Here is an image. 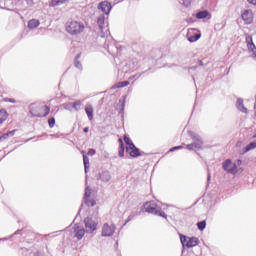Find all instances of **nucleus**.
Instances as JSON below:
<instances>
[{"instance_id": "c03bdc74", "label": "nucleus", "mask_w": 256, "mask_h": 256, "mask_svg": "<svg viewBox=\"0 0 256 256\" xmlns=\"http://www.w3.org/2000/svg\"><path fill=\"white\" fill-rule=\"evenodd\" d=\"M10 103H15V99H10Z\"/></svg>"}, {"instance_id": "f257e3e1", "label": "nucleus", "mask_w": 256, "mask_h": 256, "mask_svg": "<svg viewBox=\"0 0 256 256\" xmlns=\"http://www.w3.org/2000/svg\"><path fill=\"white\" fill-rule=\"evenodd\" d=\"M30 113L32 117H47L51 113V107L45 104L34 103L30 105Z\"/></svg>"}, {"instance_id": "20e7f679", "label": "nucleus", "mask_w": 256, "mask_h": 256, "mask_svg": "<svg viewBox=\"0 0 256 256\" xmlns=\"http://www.w3.org/2000/svg\"><path fill=\"white\" fill-rule=\"evenodd\" d=\"M223 169L224 171H227V173L235 175V173H237V164H233V162L228 159L223 163Z\"/></svg>"}, {"instance_id": "f704fd0d", "label": "nucleus", "mask_w": 256, "mask_h": 256, "mask_svg": "<svg viewBox=\"0 0 256 256\" xmlns=\"http://www.w3.org/2000/svg\"><path fill=\"white\" fill-rule=\"evenodd\" d=\"M95 153H96V151H95V149H93V148H91V149L88 150V155L93 156V155H95Z\"/></svg>"}, {"instance_id": "4c0bfd02", "label": "nucleus", "mask_w": 256, "mask_h": 256, "mask_svg": "<svg viewBox=\"0 0 256 256\" xmlns=\"http://www.w3.org/2000/svg\"><path fill=\"white\" fill-rule=\"evenodd\" d=\"M7 137H9V134H7V133L3 134L2 136H0V141L2 139H7Z\"/></svg>"}, {"instance_id": "2eb2a0df", "label": "nucleus", "mask_w": 256, "mask_h": 256, "mask_svg": "<svg viewBox=\"0 0 256 256\" xmlns=\"http://www.w3.org/2000/svg\"><path fill=\"white\" fill-rule=\"evenodd\" d=\"M193 141L192 145H194L195 149H201L203 147V140L200 137L194 136Z\"/></svg>"}, {"instance_id": "aec40b11", "label": "nucleus", "mask_w": 256, "mask_h": 256, "mask_svg": "<svg viewBox=\"0 0 256 256\" xmlns=\"http://www.w3.org/2000/svg\"><path fill=\"white\" fill-rule=\"evenodd\" d=\"M67 1H68V0H51L50 6H51V7H59V5H65V3H66Z\"/></svg>"}, {"instance_id": "473e14b6", "label": "nucleus", "mask_w": 256, "mask_h": 256, "mask_svg": "<svg viewBox=\"0 0 256 256\" xmlns=\"http://www.w3.org/2000/svg\"><path fill=\"white\" fill-rule=\"evenodd\" d=\"M85 197L87 198L91 197V189H89V187L85 189Z\"/></svg>"}, {"instance_id": "dca6fc26", "label": "nucleus", "mask_w": 256, "mask_h": 256, "mask_svg": "<svg viewBox=\"0 0 256 256\" xmlns=\"http://www.w3.org/2000/svg\"><path fill=\"white\" fill-rule=\"evenodd\" d=\"M9 117V114L7 113V110L1 109L0 110V125H3L5 121H7Z\"/></svg>"}, {"instance_id": "393cba45", "label": "nucleus", "mask_w": 256, "mask_h": 256, "mask_svg": "<svg viewBox=\"0 0 256 256\" xmlns=\"http://www.w3.org/2000/svg\"><path fill=\"white\" fill-rule=\"evenodd\" d=\"M79 57H81V54H78L75 59V67L77 69H83V65L79 61Z\"/></svg>"}, {"instance_id": "c9c22d12", "label": "nucleus", "mask_w": 256, "mask_h": 256, "mask_svg": "<svg viewBox=\"0 0 256 256\" xmlns=\"http://www.w3.org/2000/svg\"><path fill=\"white\" fill-rule=\"evenodd\" d=\"M177 149H183V146L172 147V148L170 149V151H171V152H172V151H177Z\"/></svg>"}, {"instance_id": "79ce46f5", "label": "nucleus", "mask_w": 256, "mask_h": 256, "mask_svg": "<svg viewBox=\"0 0 256 256\" xmlns=\"http://www.w3.org/2000/svg\"><path fill=\"white\" fill-rule=\"evenodd\" d=\"M243 113H247L246 108L240 109Z\"/></svg>"}, {"instance_id": "b1692460", "label": "nucleus", "mask_w": 256, "mask_h": 256, "mask_svg": "<svg viewBox=\"0 0 256 256\" xmlns=\"http://www.w3.org/2000/svg\"><path fill=\"white\" fill-rule=\"evenodd\" d=\"M154 215H158V217H163L164 219H167V214H165V212L161 209H156Z\"/></svg>"}, {"instance_id": "0eeeda50", "label": "nucleus", "mask_w": 256, "mask_h": 256, "mask_svg": "<svg viewBox=\"0 0 256 256\" xmlns=\"http://www.w3.org/2000/svg\"><path fill=\"white\" fill-rule=\"evenodd\" d=\"M84 222H85L86 231L88 233H93V231H95L97 229V223H95V221H93V219L86 218L84 220Z\"/></svg>"}, {"instance_id": "6ab92c4d", "label": "nucleus", "mask_w": 256, "mask_h": 256, "mask_svg": "<svg viewBox=\"0 0 256 256\" xmlns=\"http://www.w3.org/2000/svg\"><path fill=\"white\" fill-rule=\"evenodd\" d=\"M128 153L130 157H141V152L139 151V148H136V146H134L133 149L128 151Z\"/></svg>"}, {"instance_id": "ddd939ff", "label": "nucleus", "mask_w": 256, "mask_h": 256, "mask_svg": "<svg viewBox=\"0 0 256 256\" xmlns=\"http://www.w3.org/2000/svg\"><path fill=\"white\" fill-rule=\"evenodd\" d=\"M246 43H248V48L250 49V51H252V53L256 57V47H255V43H253V38L251 36L246 37Z\"/></svg>"}, {"instance_id": "72a5a7b5", "label": "nucleus", "mask_w": 256, "mask_h": 256, "mask_svg": "<svg viewBox=\"0 0 256 256\" xmlns=\"http://www.w3.org/2000/svg\"><path fill=\"white\" fill-rule=\"evenodd\" d=\"M182 3L185 7H189V5H191V0H182Z\"/></svg>"}, {"instance_id": "412c9836", "label": "nucleus", "mask_w": 256, "mask_h": 256, "mask_svg": "<svg viewBox=\"0 0 256 256\" xmlns=\"http://www.w3.org/2000/svg\"><path fill=\"white\" fill-rule=\"evenodd\" d=\"M209 12L207 10L196 13V19H207Z\"/></svg>"}, {"instance_id": "4be33fe9", "label": "nucleus", "mask_w": 256, "mask_h": 256, "mask_svg": "<svg viewBox=\"0 0 256 256\" xmlns=\"http://www.w3.org/2000/svg\"><path fill=\"white\" fill-rule=\"evenodd\" d=\"M97 23H98L99 29H103L105 25V16L100 15L97 19Z\"/></svg>"}, {"instance_id": "c85d7f7f", "label": "nucleus", "mask_w": 256, "mask_h": 256, "mask_svg": "<svg viewBox=\"0 0 256 256\" xmlns=\"http://www.w3.org/2000/svg\"><path fill=\"white\" fill-rule=\"evenodd\" d=\"M72 107L75 109V111H79V108L81 107V101L74 102Z\"/></svg>"}, {"instance_id": "a878e982", "label": "nucleus", "mask_w": 256, "mask_h": 256, "mask_svg": "<svg viewBox=\"0 0 256 256\" xmlns=\"http://www.w3.org/2000/svg\"><path fill=\"white\" fill-rule=\"evenodd\" d=\"M197 227L200 231H203V229H205V227H207V222H205V221L198 222Z\"/></svg>"}, {"instance_id": "a18cd8bd", "label": "nucleus", "mask_w": 256, "mask_h": 256, "mask_svg": "<svg viewBox=\"0 0 256 256\" xmlns=\"http://www.w3.org/2000/svg\"><path fill=\"white\" fill-rule=\"evenodd\" d=\"M252 139H256V133L252 136Z\"/></svg>"}, {"instance_id": "7ed1b4c3", "label": "nucleus", "mask_w": 256, "mask_h": 256, "mask_svg": "<svg viewBox=\"0 0 256 256\" xmlns=\"http://www.w3.org/2000/svg\"><path fill=\"white\" fill-rule=\"evenodd\" d=\"M180 241L183 247H187L188 249H191V247H197V245H199V238L187 237L183 234L180 235Z\"/></svg>"}, {"instance_id": "c756f323", "label": "nucleus", "mask_w": 256, "mask_h": 256, "mask_svg": "<svg viewBox=\"0 0 256 256\" xmlns=\"http://www.w3.org/2000/svg\"><path fill=\"white\" fill-rule=\"evenodd\" d=\"M124 142L127 146L130 145V143H133V141H131V138L127 137V135H124Z\"/></svg>"}, {"instance_id": "7c9ffc66", "label": "nucleus", "mask_w": 256, "mask_h": 256, "mask_svg": "<svg viewBox=\"0 0 256 256\" xmlns=\"http://www.w3.org/2000/svg\"><path fill=\"white\" fill-rule=\"evenodd\" d=\"M186 149H188V151H193L194 149H197V148H195V144H188V145H186Z\"/></svg>"}, {"instance_id": "2f4dec72", "label": "nucleus", "mask_w": 256, "mask_h": 256, "mask_svg": "<svg viewBox=\"0 0 256 256\" xmlns=\"http://www.w3.org/2000/svg\"><path fill=\"white\" fill-rule=\"evenodd\" d=\"M131 149H135V144H133V142L127 145L126 151L129 152Z\"/></svg>"}, {"instance_id": "f3484780", "label": "nucleus", "mask_w": 256, "mask_h": 256, "mask_svg": "<svg viewBox=\"0 0 256 256\" xmlns=\"http://www.w3.org/2000/svg\"><path fill=\"white\" fill-rule=\"evenodd\" d=\"M39 25H41V23L37 19H32L28 22L29 29H37Z\"/></svg>"}, {"instance_id": "37998d69", "label": "nucleus", "mask_w": 256, "mask_h": 256, "mask_svg": "<svg viewBox=\"0 0 256 256\" xmlns=\"http://www.w3.org/2000/svg\"><path fill=\"white\" fill-rule=\"evenodd\" d=\"M236 147H241V142H237Z\"/></svg>"}, {"instance_id": "bb28decb", "label": "nucleus", "mask_w": 256, "mask_h": 256, "mask_svg": "<svg viewBox=\"0 0 256 256\" xmlns=\"http://www.w3.org/2000/svg\"><path fill=\"white\" fill-rule=\"evenodd\" d=\"M83 163L85 167V171H87V165H89V157L87 155L83 154Z\"/></svg>"}, {"instance_id": "a19ab883", "label": "nucleus", "mask_w": 256, "mask_h": 256, "mask_svg": "<svg viewBox=\"0 0 256 256\" xmlns=\"http://www.w3.org/2000/svg\"><path fill=\"white\" fill-rule=\"evenodd\" d=\"M83 131L84 133H89V127H85Z\"/></svg>"}, {"instance_id": "1a4fd4ad", "label": "nucleus", "mask_w": 256, "mask_h": 256, "mask_svg": "<svg viewBox=\"0 0 256 256\" xmlns=\"http://www.w3.org/2000/svg\"><path fill=\"white\" fill-rule=\"evenodd\" d=\"M144 211H146V213H152V215H155V212L157 211V204L153 201L146 202L144 204Z\"/></svg>"}, {"instance_id": "5701e85b", "label": "nucleus", "mask_w": 256, "mask_h": 256, "mask_svg": "<svg viewBox=\"0 0 256 256\" xmlns=\"http://www.w3.org/2000/svg\"><path fill=\"white\" fill-rule=\"evenodd\" d=\"M128 85L129 81L118 82L116 85H114V89H121L123 87H127Z\"/></svg>"}, {"instance_id": "a211bd4d", "label": "nucleus", "mask_w": 256, "mask_h": 256, "mask_svg": "<svg viewBox=\"0 0 256 256\" xmlns=\"http://www.w3.org/2000/svg\"><path fill=\"white\" fill-rule=\"evenodd\" d=\"M253 149H256V141L250 142L242 151L243 153H248V151H253Z\"/></svg>"}, {"instance_id": "4468645a", "label": "nucleus", "mask_w": 256, "mask_h": 256, "mask_svg": "<svg viewBox=\"0 0 256 256\" xmlns=\"http://www.w3.org/2000/svg\"><path fill=\"white\" fill-rule=\"evenodd\" d=\"M85 113H86L89 121H91L93 119V105L87 104L85 106Z\"/></svg>"}, {"instance_id": "6e6552de", "label": "nucleus", "mask_w": 256, "mask_h": 256, "mask_svg": "<svg viewBox=\"0 0 256 256\" xmlns=\"http://www.w3.org/2000/svg\"><path fill=\"white\" fill-rule=\"evenodd\" d=\"M242 19L246 25H251L253 23V11L252 10H245L242 13Z\"/></svg>"}, {"instance_id": "ea45409f", "label": "nucleus", "mask_w": 256, "mask_h": 256, "mask_svg": "<svg viewBox=\"0 0 256 256\" xmlns=\"http://www.w3.org/2000/svg\"><path fill=\"white\" fill-rule=\"evenodd\" d=\"M7 135H8V137H9L10 135H11V136L15 135V130H12V131L7 132Z\"/></svg>"}, {"instance_id": "58836bf2", "label": "nucleus", "mask_w": 256, "mask_h": 256, "mask_svg": "<svg viewBox=\"0 0 256 256\" xmlns=\"http://www.w3.org/2000/svg\"><path fill=\"white\" fill-rule=\"evenodd\" d=\"M250 5H256V0H247Z\"/></svg>"}, {"instance_id": "f03ea898", "label": "nucleus", "mask_w": 256, "mask_h": 256, "mask_svg": "<svg viewBox=\"0 0 256 256\" xmlns=\"http://www.w3.org/2000/svg\"><path fill=\"white\" fill-rule=\"evenodd\" d=\"M66 31L70 35H81L85 31V24L79 21H71L66 25Z\"/></svg>"}, {"instance_id": "39448f33", "label": "nucleus", "mask_w": 256, "mask_h": 256, "mask_svg": "<svg viewBox=\"0 0 256 256\" xmlns=\"http://www.w3.org/2000/svg\"><path fill=\"white\" fill-rule=\"evenodd\" d=\"M115 233V225L105 223L102 227V237H111Z\"/></svg>"}, {"instance_id": "9b49d317", "label": "nucleus", "mask_w": 256, "mask_h": 256, "mask_svg": "<svg viewBox=\"0 0 256 256\" xmlns=\"http://www.w3.org/2000/svg\"><path fill=\"white\" fill-rule=\"evenodd\" d=\"M187 37L190 43H195L196 41H199V39H201V33L195 34L191 31H188Z\"/></svg>"}, {"instance_id": "423d86ee", "label": "nucleus", "mask_w": 256, "mask_h": 256, "mask_svg": "<svg viewBox=\"0 0 256 256\" xmlns=\"http://www.w3.org/2000/svg\"><path fill=\"white\" fill-rule=\"evenodd\" d=\"M98 9L102 11V13H104L105 15H109V13H111L112 6L111 3L107 1H102L99 3Z\"/></svg>"}, {"instance_id": "cd10ccee", "label": "nucleus", "mask_w": 256, "mask_h": 256, "mask_svg": "<svg viewBox=\"0 0 256 256\" xmlns=\"http://www.w3.org/2000/svg\"><path fill=\"white\" fill-rule=\"evenodd\" d=\"M48 124H49L50 129H53L55 127V118L54 117L49 118Z\"/></svg>"}, {"instance_id": "e433bc0d", "label": "nucleus", "mask_w": 256, "mask_h": 256, "mask_svg": "<svg viewBox=\"0 0 256 256\" xmlns=\"http://www.w3.org/2000/svg\"><path fill=\"white\" fill-rule=\"evenodd\" d=\"M26 3H27V5H29L30 7H33V5L35 4V3L33 2V0H26Z\"/></svg>"}, {"instance_id": "9d476101", "label": "nucleus", "mask_w": 256, "mask_h": 256, "mask_svg": "<svg viewBox=\"0 0 256 256\" xmlns=\"http://www.w3.org/2000/svg\"><path fill=\"white\" fill-rule=\"evenodd\" d=\"M74 231H75V237L76 239H78V241H81V239L85 237V228H83V226L75 225Z\"/></svg>"}, {"instance_id": "f8f14e48", "label": "nucleus", "mask_w": 256, "mask_h": 256, "mask_svg": "<svg viewBox=\"0 0 256 256\" xmlns=\"http://www.w3.org/2000/svg\"><path fill=\"white\" fill-rule=\"evenodd\" d=\"M118 143V157H125V144L123 143V138H119Z\"/></svg>"}]
</instances>
